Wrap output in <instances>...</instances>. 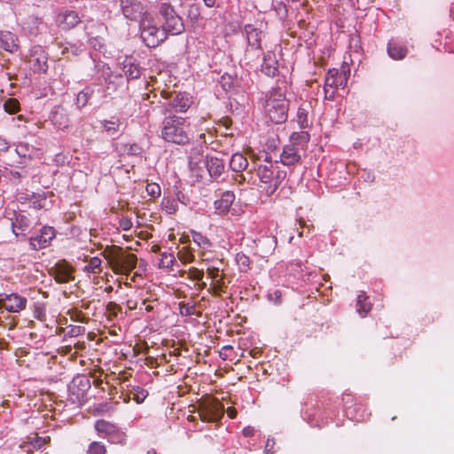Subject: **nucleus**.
Returning a JSON list of instances; mask_svg holds the SVG:
<instances>
[{
  "label": "nucleus",
  "instance_id": "20e7f679",
  "mask_svg": "<svg viewBox=\"0 0 454 454\" xmlns=\"http://www.w3.org/2000/svg\"><path fill=\"white\" fill-rule=\"evenodd\" d=\"M139 29L140 37L148 47L154 48L167 39L166 32L158 27L152 16L146 13L141 18Z\"/></svg>",
  "mask_w": 454,
  "mask_h": 454
},
{
  "label": "nucleus",
  "instance_id": "2f4dec72",
  "mask_svg": "<svg viewBox=\"0 0 454 454\" xmlns=\"http://www.w3.org/2000/svg\"><path fill=\"white\" fill-rule=\"evenodd\" d=\"M4 109L8 114H15L20 110V103L16 98H10L4 101Z\"/></svg>",
  "mask_w": 454,
  "mask_h": 454
},
{
  "label": "nucleus",
  "instance_id": "680f3d73",
  "mask_svg": "<svg viewBox=\"0 0 454 454\" xmlns=\"http://www.w3.org/2000/svg\"><path fill=\"white\" fill-rule=\"evenodd\" d=\"M450 13H451V15H453V17H454V4H453L451 5V7H450Z\"/></svg>",
  "mask_w": 454,
  "mask_h": 454
},
{
  "label": "nucleus",
  "instance_id": "4be33fe9",
  "mask_svg": "<svg viewBox=\"0 0 454 454\" xmlns=\"http://www.w3.org/2000/svg\"><path fill=\"white\" fill-rule=\"evenodd\" d=\"M207 168L210 176L217 178L223 174L225 167L223 160L211 156L207 159Z\"/></svg>",
  "mask_w": 454,
  "mask_h": 454
},
{
  "label": "nucleus",
  "instance_id": "bf43d9fd",
  "mask_svg": "<svg viewBox=\"0 0 454 454\" xmlns=\"http://www.w3.org/2000/svg\"><path fill=\"white\" fill-rule=\"evenodd\" d=\"M105 291H106V293H110V292H112V291H113V287H112L111 286H106V289H105Z\"/></svg>",
  "mask_w": 454,
  "mask_h": 454
},
{
  "label": "nucleus",
  "instance_id": "3c124183",
  "mask_svg": "<svg viewBox=\"0 0 454 454\" xmlns=\"http://www.w3.org/2000/svg\"><path fill=\"white\" fill-rule=\"evenodd\" d=\"M208 271V274L209 276L213 278V279H216L218 275H219V270L218 269H208L207 270Z\"/></svg>",
  "mask_w": 454,
  "mask_h": 454
},
{
  "label": "nucleus",
  "instance_id": "f03ea898",
  "mask_svg": "<svg viewBox=\"0 0 454 454\" xmlns=\"http://www.w3.org/2000/svg\"><path fill=\"white\" fill-rule=\"evenodd\" d=\"M161 137L176 145H185L190 141L189 124L184 117L168 115L162 121Z\"/></svg>",
  "mask_w": 454,
  "mask_h": 454
},
{
  "label": "nucleus",
  "instance_id": "13d9d810",
  "mask_svg": "<svg viewBox=\"0 0 454 454\" xmlns=\"http://www.w3.org/2000/svg\"><path fill=\"white\" fill-rule=\"evenodd\" d=\"M272 447V445H270V441L268 440L267 442H266V446H265V451L267 453H269L270 451V448Z\"/></svg>",
  "mask_w": 454,
  "mask_h": 454
},
{
  "label": "nucleus",
  "instance_id": "b1692460",
  "mask_svg": "<svg viewBox=\"0 0 454 454\" xmlns=\"http://www.w3.org/2000/svg\"><path fill=\"white\" fill-rule=\"evenodd\" d=\"M248 166L247 158L241 153H234L230 160V168L235 172H241Z\"/></svg>",
  "mask_w": 454,
  "mask_h": 454
},
{
  "label": "nucleus",
  "instance_id": "412c9836",
  "mask_svg": "<svg viewBox=\"0 0 454 454\" xmlns=\"http://www.w3.org/2000/svg\"><path fill=\"white\" fill-rule=\"evenodd\" d=\"M245 33L247 35L249 46L254 49H260L262 32L254 27L253 25H247L245 27Z\"/></svg>",
  "mask_w": 454,
  "mask_h": 454
},
{
  "label": "nucleus",
  "instance_id": "ea45409f",
  "mask_svg": "<svg viewBox=\"0 0 454 454\" xmlns=\"http://www.w3.org/2000/svg\"><path fill=\"white\" fill-rule=\"evenodd\" d=\"M90 97V93L89 91H80L78 94H77V98H76V104L79 107H82L84 106L87 103H88V100Z\"/></svg>",
  "mask_w": 454,
  "mask_h": 454
},
{
  "label": "nucleus",
  "instance_id": "9d476101",
  "mask_svg": "<svg viewBox=\"0 0 454 454\" xmlns=\"http://www.w3.org/2000/svg\"><path fill=\"white\" fill-rule=\"evenodd\" d=\"M27 304V298L17 293L0 294V308L6 309L8 312L20 313L26 309Z\"/></svg>",
  "mask_w": 454,
  "mask_h": 454
},
{
  "label": "nucleus",
  "instance_id": "bb28decb",
  "mask_svg": "<svg viewBox=\"0 0 454 454\" xmlns=\"http://www.w3.org/2000/svg\"><path fill=\"white\" fill-rule=\"evenodd\" d=\"M102 127L104 128L105 131L109 136H116L117 133L121 130V128L122 126L121 122L119 120L115 121H101Z\"/></svg>",
  "mask_w": 454,
  "mask_h": 454
},
{
  "label": "nucleus",
  "instance_id": "c03bdc74",
  "mask_svg": "<svg viewBox=\"0 0 454 454\" xmlns=\"http://www.w3.org/2000/svg\"><path fill=\"white\" fill-rule=\"evenodd\" d=\"M44 443H45L44 439H43L41 437H35V440L29 443L28 449L27 450V451H28V452L32 451V449L30 447H32L33 450L40 449Z\"/></svg>",
  "mask_w": 454,
  "mask_h": 454
},
{
  "label": "nucleus",
  "instance_id": "cd10ccee",
  "mask_svg": "<svg viewBox=\"0 0 454 454\" xmlns=\"http://www.w3.org/2000/svg\"><path fill=\"white\" fill-rule=\"evenodd\" d=\"M101 264H102V260L99 257H98V256L91 257L89 260L88 263L84 266L83 271H85L87 273L98 274V273L101 272V270H102Z\"/></svg>",
  "mask_w": 454,
  "mask_h": 454
},
{
  "label": "nucleus",
  "instance_id": "e2e57ef3",
  "mask_svg": "<svg viewBox=\"0 0 454 454\" xmlns=\"http://www.w3.org/2000/svg\"><path fill=\"white\" fill-rule=\"evenodd\" d=\"M274 294L276 295V297H279L280 296V292L279 291H276L274 293Z\"/></svg>",
  "mask_w": 454,
  "mask_h": 454
},
{
  "label": "nucleus",
  "instance_id": "052dcab7",
  "mask_svg": "<svg viewBox=\"0 0 454 454\" xmlns=\"http://www.w3.org/2000/svg\"><path fill=\"white\" fill-rule=\"evenodd\" d=\"M223 349L224 350H228V349H232V347L231 346H229V345H226L223 348Z\"/></svg>",
  "mask_w": 454,
  "mask_h": 454
},
{
  "label": "nucleus",
  "instance_id": "4c0bfd02",
  "mask_svg": "<svg viewBox=\"0 0 454 454\" xmlns=\"http://www.w3.org/2000/svg\"><path fill=\"white\" fill-rule=\"evenodd\" d=\"M145 191L147 194L153 199L160 195V187L155 183L148 184L145 187Z\"/></svg>",
  "mask_w": 454,
  "mask_h": 454
},
{
  "label": "nucleus",
  "instance_id": "e433bc0d",
  "mask_svg": "<svg viewBox=\"0 0 454 454\" xmlns=\"http://www.w3.org/2000/svg\"><path fill=\"white\" fill-rule=\"evenodd\" d=\"M175 262V256L171 254L162 253L160 261V267L168 268L173 265Z\"/></svg>",
  "mask_w": 454,
  "mask_h": 454
},
{
  "label": "nucleus",
  "instance_id": "5701e85b",
  "mask_svg": "<svg viewBox=\"0 0 454 454\" xmlns=\"http://www.w3.org/2000/svg\"><path fill=\"white\" fill-rule=\"evenodd\" d=\"M53 277L54 279L58 283H67L71 281L74 278L72 276V270L68 266H57L53 270Z\"/></svg>",
  "mask_w": 454,
  "mask_h": 454
},
{
  "label": "nucleus",
  "instance_id": "6ab92c4d",
  "mask_svg": "<svg viewBox=\"0 0 454 454\" xmlns=\"http://www.w3.org/2000/svg\"><path fill=\"white\" fill-rule=\"evenodd\" d=\"M121 6L123 15L130 20H136L141 13V6L137 0H121Z\"/></svg>",
  "mask_w": 454,
  "mask_h": 454
},
{
  "label": "nucleus",
  "instance_id": "7c9ffc66",
  "mask_svg": "<svg viewBox=\"0 0 454 454\" xmlns=\"http://www.w3.org/2000/svg\"><path fill=\"white\" fill-rule=\"evenodd\" d=\"M161 207L168 214H175L178 209V202L175 198L164 197Z\"/></svg>",
  "mask_w": 454,
  "mask_h": 454
},
{
  "label": "nucleus",
  "instance_id": "37998d69",
  "mask_svg": "<svg viewBox=\"0 0 454 454\" xmlns=\"http://www.w3.org/2000/svg\"><path fill=\"white\" fill-rule=\"evenodd\" d=\"M237 262L241 270H247L249 267V258L245 254H238Z\"/></svg>",
  "mask_w": 454,
  "mask_h": 454
},
{
  "label": "nucleus",
  "instance_id": "6e6552de",
  "mask_svg": "<svg viewBox=\"0 0 454 454\" xmlns=\"http://www.w3.org/2000/svg\"><path fill=\"white\" fill-rule=\"evenodd\" d=\"M199 418L203 422H217L223 415V406L215 399L207 398L195 407Z\"/></svg>",
  "mask_w": 454,
  "mask_h": 454
},
{
  "label": "nucleus",
  "instance_id": "c85d7f7f",
  "mask_svg": "<svg viewBox=\"0 0 454 454\" xmlns=\"http://www.w3.org/2000/svg\"><path fill=\"white\" fill-rule=\"evenodd\" d=\"M28 226H29V221L23 215H17L15 218V221L12 222V231L16 236H18L20 234L17 231V230H20V231H24L28 228Z\"/></svg>",
  "mask_w": 454,
  "mask_h": 454
},
{
  "label": "nucleus",
  "instance_id": "4d7b16f0",
  "mask_svg": "<svg viewBox=\"0 0 454 454\" xmlns=\"http://www.w3.org/2000/svg\"><path fill=\"white\" fill-rule=\"evenodd\" d=\"M206 6L207 7H213L215 4L216 0H203Z\"/></svg>",
  "mask_w": 454,
  "mask_h": 454
},
{
  "label": "nucleus",
  "instance_id": "9b49d317",
  "mask_svg": "<svg viewBox=\"0 0 454 454\" xmlns=\"http://www.w3.org/2000/svg\"><path fill=\"white\" fill-rule=\"evenodd\" d=\"M90 388V380L85 376L74 378L69 385V392L74 396V402H82Z\"/></svg>",
  "mask_w": 454,
  "mask_h": 454
},
{
  "label": "nucleus",
  "instance_id": "58836bf2",
  "mask_svg": "<svg viewBox=\"0 0 454 454\" xmlns=\"http://www.w3.org/2000/svg\"><path fill=\"white\" fill-rule=\"evenodd\" d=\"M123 152L129 155H139L142 153V148L137 144L124 145Z\"/></svg>",
  "mask_w": 454,
  "mask_h": 454
},
{
  "label": "nucleus",
  "instance_id": "79ce46f5",
  "mask_svg": "<svg viewBox=\"0 0 454 454\" xmlns=\"http://www.w3.org/2000/svg\"><path fill=\"white\" fill-rule=\"evenodd\" d=\"M387 54L393 59H397V43L391 39L387 43Z\"/></svg>",
  "mask_w": 454,
  "mask_h": 454
},
{
  "label": "nucleus",
  "instance_id": "2eb2a0df",
  "mask_svg": "<svg viewBox=\"0 0 454 454\" xmlns=\"http://www.w3.org/2000/svg\"><path fill=\"white\" fill-rule=\"evenodd\" d=\"M80 21L81 20L78 13L73 10H62L56 18L58 26L64 29L73 28L79 24Z\"/></svg>",
  "mask_w": 454,
  "mask_h": 454
},
{
  "label": "nucleus",
  "instance_id": "49530a36",
  "mask_svg": "<svg viewBox=\"0 0 454 454\" xmlns=\"http://www.w3.org/2000/svg\"><path fill=\"white\" fill-rule=\"evenodd\" d=\"M120 226L124 231H129L132 227V222L128 218H121L120 220Z\"/></svg>",
  "mask_w": 454,
  "mask_h": 454
},
{
  "label": "nucleus",
  "instance_id": "5fc2aeb1",
  "mask_svg": "<svg viewBox=\"0 0 454 454\" xmlns=\"http://www.w3.org/2000/svg\"><path fill=\"white\" fill-rule=\"evenodd\" d=\"M227 414L230 418L233 419L235 418L236 414H237V411H235V409H232V408H229L227 410Z\"/></svg>",
  "mask_w": 454,
  "mask_h": 454
},
{
  "label": "nucleus",
  "instance_id": "f8f14e48",
  "mask_svg": "<svg viewBox=\"0 0 454 454\" xmlns=\"http://www.w3.org/2000/svg\"><path fill=\"white\" fill-rule=\"evenodd\" d=\"M28 62L31 68L37 73H44L48 68L47 57L41 46H35L31 49Z\"/></svg>",
  "mask_w": 454,
  "mask_h": 454
},
{
  "label": "nucleus",
  "instance_id": "8fccbe9b",
  "mask_svg": "<svg viewBox=\"0 0 454 454\" xmlns=\"http://www.w3.org/2000/svg\"><path fill=\"white\" fill-rule=\"evenodd\" d=\"M8 148H9L8 142L5 139L0 137V153L6 152L8 150Z\"/></svg>",
  "mask_w": 454,
  "mask_h": 454
},
{
  "label": "nucleus",
  "instance_id": "1a4fd4ad",
  "mask_svg": "<svg viewBox=\"0 0 454 454\" xmlns=\"http://www.w3.org/2000/svg\"><path fill=\"white\" fill-rule=\"evenodd\" d=\"M113 270L117 274H128L136 268L137 258L133 254L105 255Z\"/></svg>",
  "mask_w": 454,
  "mask_h": 454
},
{
  "label": "nucleus",
  "instance_id": "f3484780",
  "mask_svg": "<svg viewBox=\"0 0 454 454\" xmlns=\"http://www.w3.org/2000/svg\"><path fill=\"white\" fill-rule=\"evenodd\" d=\"M0 48L5 51L13 53L19 50V40L15 34L0 30Z\"/></svg>",
  "mask_w": 454,
  "mask_h": 454
},
{
  "label": "nucleus",
  "instance_id": "f257e3e1",
  "mask_svg": "<svg viewBox=\"0 0 454 454\" xmlns=\"http://www.w3.org/2000/svg\"><path fill=\"white\" fill-rule=\"evenodd\" d=\"M257 176L261 182V187L267 195L270 196L286 179V173L279 168L277 160L272 162L270 158L265 154L264 162L257 166Z\"/></svg>",
  "mask_w": 454,
  "mask_h": 454
},
{
  "label": "nucleus",
  "instance_id": "a211bd4d",
  "mask_svg": "<svg viewBox=\"0 0 454 454\" xmlns=\"http://www.w3.org/2000/svg\"><path fill=\"white\" fill-rule=\"evenodd\" d=\"M51 120L53 124L59 129H65L69 127L70 120L64 108L61 106H56L51 114Z\"/></svg>",
  "mask_w": 454,
  "mask_h": 454
},
{
  "label": "nucleus",
  "instance_id": "423d86ee",
  "mask_svg": "<svg viewBox=\"0 0 454 454\" xmlns=\"http://www.w3.org/2000/svg\"><path fill=\"white\" fill-rule=\"evenodd\" d=\"M349 69L347 66H342L340 69H330L325 77V98L333 100L335 95V90L344 89L348 83Z\"/></svg>",
  "mask_w": 454,
  "mask_h": 454
},
{
  "label": "nucleus",
  "instance_id": "39448f33",
  "mask_svg": "<svg viewBox=\"0 0 454 454\" xmlns=\"http://www.w3.org/2000/svg\"><path fill=\"white\" fill-rule=\"evenodd\" d=\"M265 111L274 123H283L287 119L288 105L285 96L279 91L271 92L266 100Z\"/></svg>",
  "mask_w": 454,
  "mask_h": 454
},
{
  "label": "nucleus",
  "instance_id": "c9c22d12",
  "mask_svg": "<svg viewBox=\"0 0 454 454\" xmlns=\"http://www.w3.org/2000/svg\"><path fill=\"white\" fill-rule=\"evenodd\" d=\"M106 447L100 442H92L88 450V454H106Z\"/></svg>",
  "mask_w": 454,
  "mask_h": 454
},
{
  "label": "nucleus",
  "instance_id": "c756f323",
  "mask_svg": "<svg viewBox=\"0 0 454 454\" xmlns=\"http://www.w3.org/2000/svg\"><path fill=\"white\" fill-rule=\"evenodd\" d=\"M115 427L114 425L103 419L98 420L95 424V429L99 434H105L106 437L114 431Z\"/></svg>",
  "mask_w": 454,
  "mask_h": 454
},
{
  "label": "nucleus",
  "instance_id": "393cba45",
  "mask_svg": "<svg viewBox=\"0 0 454 454\" xmlns=\"http://www.w3.org/2000/svg\"><path fill=\"white\" fill-rule=\"evenodd\" d=\"M123 73L128 79H137L141 75V69L129 59L124 61Z\"/></svg>",
  "mask_w": 454,
  "mask_h": 454
},
{
  "label": "nucleus",
  "instance_id": "09e8293b",
  "mask_svg": "<svg viewBox=\"0 0 454 454\" xmlns=\"http://www.w3.org/2000/svg\"><path fill=\"white\" fill-rule=\"evenodd\" d=\"M83 333H84V328L82 327V326H74L71 330L72 335H74V336H78V335H80V334H82Z\"/></svg>",
  "mask_w": 454,
  "mask_h": 454
},
{
  "label": "nucleus",
  "instance_id": "f704fd0d",
  "mask_svg": "<svg viewBox=\"0 0 454 454\" xmlns=\"http://www.w3.org/2000/svg\"><path fill=\"white\" fill-rule=\"evenodd\" d=\"M192 238L193 241L203 249H207L211 245L209 239L202 236L200 233H194Z\"/></svg>",
  "mask_w": 454,
  "mask_h": 454
},
{
  "label": "nucleus",
  "instance_id": "603ef678",
  "mask_svg": "<svg viewBox=\"0 0 454 454\" xmlns=\"http://www.w3.org/2000/svg\"><path fill=\"white\" fill-rule=\"evenodd\" d=\"M254 429L252 427H247L243 429V434L245 436H251L254 434Z\"/></svg>",
  "mask_w": 454,
  "mask_h": 454
},
{
  "label": "nucleus",
  "instance_id": "69168bd1",
  "mask_svg": "<svg viewBox=\"0 0 454 454\" xmlns=\"http://www.w3.org/2000/svg\"><path fill=\"white\" fill-rule=\"evenodd\" d=\"M153 252H158L159 251V247H153Z\"/></svg>",
  "mask_w": 454,
  "mask_h": 454
},
{
  "label": "nucleus",
  "instance_id": "6e6d98bb",
  "mask_svg": "<svg viewBox=\"0 0 454 454\" xmlns=\"http://www.w3.org/2000/svg\"><path fill=\"white\" fill-rule=\"evenodd\" d=\"M407 54V50L404 48L399 47V59H403Z\"/></svg>",
  "mask_w": 454,
  "mask_h": 454
},
{
  "label": "nucleus",
  "instance_id": "0e129e2a",
  "mask_svg": "<svg viewBox=\"0 0 454 454\" xmlns=\"http://www.w3.org/2000/svg\"><path fill=\"white\" fill-rule=\"evenodd\" d=\"M146 454H157V453L155 452V450H149V451H147Z\"/></svg>",
  "mask_w": 454,
  "mask_h": 454
},
{
  "label": "nucleus",
  "instance_id": "a878e982",
  "mask_svg": "<svg viewBox=\"0 0 454 454\" xmlns=\"http://www.w3.org/2000/svg\"><path fill=\"white\" fill-rule=\"evenodd\" d=\"M368 297L364 294H358L356 299V311L362 317H365L372 309V304L367 301Z\"/></svg>",
  "mask_w": 454,
  "mask_h": 454
},
{
  "label": "nucleus",
  "instance_id": "de8ad7c7",
  "mask_svg": "<svg viewBox=\"0 0 454 454\" xmlns=\"http://www.w3.org/2000/svg\"><path fill=\"white\" fill-rule=\"evenodd\" d=\"M193 256L188 253H180L179 259L184 262H190L192 261Z\"/></svg>",
  "mask_w": 454,
  "mask_h": 454
},
{
  "label": "nucleus",
  "instance_id": "aec40b11",
  "mask_svg": "<svg viewBox=\"0 0 454 454\" xmlns=\"http://www.w3.org/2000/svg\"><path fill=\"white\" fill-rule=\"evenodd\" d=\"M235 200V195L232 192L226 191L222 194V197L219 200L215 201V208L216 213L218 214H225L227 213L233 201Z\"/></svg>",
  "mask_w": 454,
  "mask_h": 454
},
{
  "label": "nucleus",
  "instance_id": "864d4df0",
  "mask_svg": "<svg viewBox=\"0 0 454 454\" xmlns=\"http://www.w3.org/2000/svg\"><path fill=\"white\" fill-rule=\"evenodd\" d=\"M25 151H26V147H25V146H23V145L18 146V147L16 148V153H17L19 155L25 156V155H26Z\"/></svg>",
  "mask_w": 454,
  "mask_h": 454
},
{
  "label": "nucleus",
  "instance_id": "a18cd8bd",
  "mask_svg": "<svg viewBox=\"0 0 454 454\" xmlns=\"http://www.w3.org/2000/svg\"><path fill=\"white\" fill-rule=\"evenodd\" d=\"M190 276H191V278H192V279L200 280L203 278V271L193 268L190 271Z\"/></svg>",
  "mask_w": 454,
  "mask_h": 454
},
{
  "label": "nucleus",
  "instance_id": "774afa93",
  "mask_svg": "<svg viewBox=\"0 0 454 454\" xmlns=\"http://www.w3.org/2000/svg\"><path fill=\"white\" fill-rule=\"evenodd\" d=\"M192 14H194V16H197V13H195V12H192V9H191V10H190V13H189V15L191 16V15H192Z\"/></svg>",
  "mask_w": 454,
  "mask_h": 454
},
{
  "label": "nucleus",
  "instance_id": "338daca9",
  "mask_svg": "<svg viewBox=\"0 0 454 454\" xmlns=\"http://www.w3.org/2000/svg\"><path fill=\"white\" fill-rule=\"evenodd\" d=\"M192 14H194V16H197V13H195V12H192V9H191V10H190V13H189V15L191 16V15H192Z\"/></svg>",
  "mask_w": 454,
  "mask_h": 454
},
{
  "label": "nucleus",
  "instance_id": "473e14b6",
  "mask_svg": "<svg viewBox=\"0 0 454 454\" xmlns=\"http://www.w3.org/2000/svg\"><path fill=\"white\" fill-rule=\"evenodd\" d=\"M108 441L112 443H120L123 444L126 442V435L124 433L121 432L117 427H115L114 431L110 434L108 436Z\"/></svg>",
  "mask_w": 454,
  "mask_h": 454
},
{
  "label": "nucleus",
  "instance_id": "4468645a",
  "mask_svg": "<svg viewBox=\"0 0 454 454\" xmlns=\"http://www.w3.org/2000/svg\"><path fill=\"white\" fill-rule=\"evenodd\" d=\"M54 237V229L50 226H44L41 229L39 234L30 238V245L35 250H39L47 247Z\"/></svg>",
  "mask_w": 454,
  "mask_h": 454
},
{
  "label": "nucleus",
  "instance_id": "7ed1b4c3",
  "mask_svg": "<svg viewBox=\"0 0 454 454\" xmlns=\"http://www.w3.org/2000/svg\"><path fill=\"white\" fill-rule=\"evenodd\" d=\"M309 135L306 131L295 132L291 135L290 143L284 146L280 155L283 165L292 166L301 160V153L306 149Z\"/></svg>",
  "mask_w": 454,
  "mask_h": 454
},
{
  "label": "nucleus",
  "instance_id": "0eeeda50",
  "mask_svg": "<svg viewBox=\"0 0 454 454\" xmlns=\"http://www.w3.org/2000/svg\"><path fill=\"white\" fill-rule=\"evenodd\" d=\"M159 12L163 18L161 28L166 32V36L168 34L180 35L184 31L182 19L176 14L174 8L168 3H160L159 5Z\"/></svg>",
  "mask_w": 454,
  "mask_h": 454
},
{
  "label": "nucleus",
  "instance_id": "ddd939ff",
  "mask_svg": "<svg viewBox=\"0 0 454 454\" xmlns=\"http://www.w3.org/2000/svg\"><path fill=\"white\" fill-rule=\"evenodd\" d=\"M192 100L185 94L176 95L166 106L165 114L172 115V113H184L191 106Z\"/></svg>",
  "mask_w": 454,
  "mask_h": 454
},
{
  "label": "nucleus",
  "instance_id": "72a5a7b5",
  "mask_svg": "<svg viewBox=\"0 0 454 454\" xmlns=\"http://www.w3.org/2000/svg\"><path fill=\"white\" fill-rule=\"evenodd\" d=\"M179 306H180V312H181L182 315L192 316V315H196L197 314V312H196V304L195 303L181 302L179 304Z\"/></svg>",
  "mask_w": 454,
  "mask_h": 454
},
{
  "label": "nucleus",
  "instance_id": "dca6fc26",
  "mask_svg": "<svg viewBox=\"0 0 454 454\" xmlns=\"http://www.w3.org/2000/svg\"><path fill=\"white\" fill-rule=\"evenodd\" d=\"M278 60L273 51H267L263 56L262 72L268 76L274 77L278 74Z\"/></svg>",
  "mask_w": 454,
  "mask_h": 454
},
{
  "label": "nucleus",
  "instance_id": "a19ab883",
  "mask_svg": "<svg viewBox=\"0 0 454 454\" xmlns=\"http://www.w3.org/2000/svg\"><path fill=\"white\" fill-rule=\"evenodd\" d=\"M297 121L301 127L308 126L307 111L303 107H299L297 112Z\"/></svg>",
  "mask_w": 454,
  "mask_h": 454
}]
</instances>
